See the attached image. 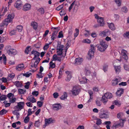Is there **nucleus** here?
Returning a JSON list of instances; mask_svg holds the SVG:
<instances>
[{
    "label": "nucleus",
    "mask_w": 129,
    "mask_h": 129,
    "mask_svg": "<svg viewBox=\"0 0 129 129\" xmlns=\"http://www.w3.org/2000/svg\"><path fill=\"white\" fill-rule=\"evenodd\" d=\"M66 73L67 75L65 80L66 81H69L72 77L71 75L70 72L69 71H66Z\"/></svg>",
    "instance_id": "nucleus-19"
},
{
    "label": "nucleus",
    "mask_w": 129,
    "mask_h": 129,
    "mask_svg": "<svg viewBox=\"0 0 129 129\" xmlns=\"http://www.w3.org/2000/svg\"><path fill=\"white\" fill-rule=\"evenodd\" d=\"M95 18L97 19V21L100 26H103L105 24V21L103 18L99 16L97 14H95Z\"/></svg>",
    "instance_id": "nucleus-4"
},
{
    "label": "nucleus",
    "mask_w": 129,
    "mask_h": 129,
    "mask_svg": "<svg viewBox=\"0 0 129 129\" xmlns=\"http://www.w3.org/2000/svg\"><path fill=\"white\" fill-rule=\"evenodd\" d=\"M16 28L19 32H21L23 29L22 26L21 25H18L17 26Z\"/></svg>",
    "instance_id": "nucleus-45"
},
{
    "label": "nucleus",
    "mask_w": 129,
    "mask_h": 129,
    "mask_svg": "<svg viewBox=\"0 0 129 129\" xmlns=\"http://www.w3.org/2000/svg\"><path fill=\"white\" fill-rule=\"evenodd\" d=\"M31 51V49L29 46L27 47L25 50V53L26 54H28V53Z\"/></svg>",
    "instance_id": "nucleus-46"
},
{
    "label": "nucleus",
    "mask_w": 129,
    "mask_h": 129,
    "mask_svg": "<svg viewBox=\"0 0 129 129\" xmlns=\"http://www.w3.org/2000/svg\"><path fill=\"white\" fill-rule=\"evenodd\" d=\"M10 48L11 46H7L6 47V49L8 50L7 51V53L10 56L16 55L17 53L16 50L14 49H10Z\"/></svg>",
    "instance_id": "nucleus-6"
},
{
    "label": "nucleus",
    "mask_w": 129,
    "mask_h": 129,
    "mask_svg": "<svg viewBox=\"0 0 129 129\" xmlns=\"http://www.w3.org/2000/svg\"><path fill=\"white\" fill-rule=\"evenodd\" d=\"M63 32L61 31L59 32L58 33V35L57 36V38H62L63 37Z\"/></svg>",
    "instance_id": "nucleus-51"
},
{
    "label": "nucleus",
    "mask_w": 129,
    "mask_h": 129,
    "mask_svg": "<svg viewBox=\"0 0 129 129\" xmlns=\"http://www.w3.org/2000/svg\"><path fill=\"white\" fill-rule=\"evenodd\" d=\"M17 105L15 107V108L17 111H20L23 108L25 104L23 102H20L17 103Z\"/></svg>",
    "instance_id": "nucleus-7"
},
{
    "label": "nucleus",
    "mask_w": 129,
    "mask_h": 129,
    "mask_svg": "<svg viewBox=\"0 0 129 129\" xmlns=\"http://www.w3.org/2000/svg\"><path fill=\"white\" fill-rule=\"evenodd\" d=\"M3 103L5 105V106L6 107H9L11 105L10 103H7V101H5Z\"/></svg>",
    "instance_id": "nucleus-53"
},
{
    "label": "nucleus",
    "mask_w": 129,
    "mask_h": 129,
    "mask_svg": "<svg viewBox=\"0 0 129 129\" xmlns=\"http://www.w3.org/2000/svg\"><path fill=\"white\" fill-rule=\"evenodd\" d=\"M31 53L32 54L34 55V57L31 61V62H32L33 60H36V58L37 57H38L40 56V53L37 51L35 50L32 51L31 52Z\"/></svg>",
    "instance_id": "nucleus-13"
},
{
    "label": "nucleus",
    "mask_w": 129,
    "mask_h": 129,
    "mask_svg": "<svg viewBox=\"0 0 129 129\" xmlns=\"http://www.w3.org/2000/svg\"><path fill=\"white\" fill-rule=\"evenodd\" d=\"M111 34L110 31L108 30H105L100 32L99 35L102 37L109 36Z\"/></svg>",
    "instance_id": "nucleus-8"
},
{
    "label": "nucleus",
    "mask_w": 129,
    "mask_h": 129,
    "mask_svg": "<svg viewBox=\"0 0 129 129\" xmlns=\"http://www.w3.org/2000/svg\"><path fill=\"white\" fill-rule=\"evenodd\" d=\"M32 94L33 96H37L39 94V92L38 91H34L32 92Z\"/></svg>",
    "instance_id": "nucleus-58"
},
{
    "label": "nucleus",
    "mask_w": 129,
    "mask_h": 129,
    "mask_svg": "<svg viewBox=\"0 0 129 129\" xmlns=\"http://www.w3.org/2000/svg\"><path fill=\"white\" fill-rule=\"evenodd\" d=\"M79 87L78 86H74L71 90L72 94L74 96L78 95L80 91Z\"/></svg>",
    "instance_id": "nucleus-5"
},
{
    "label": "nucleus",
    "mask_w": 129,
    "mask_h": 129,
    "mask_svg": "<svg viewBox=\"0 0 129 129\" xmlns=\"http://www.w3.org/2000/svg\"><path fill=\"white\" fill-rule=\"evenodd\" d=\"M75 1H73L70 6L69 9V11L70 12L71 10L72 9L73 7L75 6Z\"/></svg>",
    "instance_id": "nucleus-38"
},
{
    "label": "nucleus",
    "mask_w": 129,
    "mask_h": 129,
    "mask_svg": "<svg viewBox=\"0 0 129 129\" xmlns=\"http://www.w3.org/2000/svg\"><path fill=\"white\" fill-rule=\"evenodd\" d=\"M79 81L81 83L83 84L86 83L88 82L87 81H89L85 77H83L82 79L79 80Z\"/></svg>",
    "instance_id": "nucleus-23"
},
{
    "label": "nucleus",
    "mask_w": 129,
    "mask_h": 129,
    "mask_svg": "<svg viewBox=\"0 0 129 129\" xmlns=\"http://www.w3.org/2000/svg\"><path fill=\"white\" fill-rule=\"evenodd\" d=\"M25 68L24 64L21 63L18 64L16 67V69L17 71H20L24 69Z\"/></svg>",
    "instance_id": "nucleus-12"
},
{
    "label": "nucleus",
    "mask_w": 129,
    "mask_h": 129,
    "mask_svg": "<svg viewBox=\"0 0 129 129\" xmlns=\"http://www.w3.org/2000/svg\"><path fill=\"white\" fill-rule=\"evenodd\" d=\"M114 70L116 74H118L121 71V67L119 66H114Z\"/></svg>",
    "instance_id": "nucleus-15"
},
{
    "label": "nucleus",
    "mask_w": 129,
    "mask_h": 129,
    "mask_svg": "<svg viewBox=\"0 0 129 129\" xmlns=\"http://www.w3.org/2000/svg\"><path fill=\"white\" fill-rule=\"evenodd\" d=\"M95 50V47L93 45H90V48L89 50L88 53V59L90 60L93 58Z\"/></svg>",
    "instance_id": "nucleus-3"
},
{
    "label": "nucleus",
    "mask_w": 129,
    "mask_h": 129,
    "mask_svg": "<svg viewBox=\"0 0 129 129\" xmlns=\"http://www.w3.org/2000/svg\"><path fill=\"white\" fill-rule=\"evenodd\" d=\"M85 74L86 75H89L91 74V72L89 70L86 69H85Z\"/></svg>",
    "instance_id": "nucleus-43"
},
{
    "label": "nucleus",
    "mask_w": 129,
    "mask_h": 129,
    "mask_svg": "<svg viewBox=\"0 0 129 129\" xmlns=\"http://www.w3.org/2000/svg\"><path fill=\"white\" fill-rule=\"evenodd\" d=\"M54 120L51 118H49L48 119H45V122L46 123H47L48 125L50 124L53 123Z\"/></svg>",
    "instance_id": "nucleus-24"
},
{
    "label": "nucleus",
    "mask_w": 129,
    "mask_h": 129,
    "mask_svg": "<svg viewBox=\"0 0 129 129\" xmlns=\"http://www.w3.org/2000/svg\"><path fill=\"white\" fill-rule=\"evenodd\" d=\"M9 102L10 103H14L16 101V98H13L12 99L9 100Z\"/></svg>",
    "instance_id": "nucleus-60"
},
{
    "label": "nucleus",
    "mask_w": 129,
    "mask_h": 129,
    "mask_svg": "<svg viewBox=\"0 0 129 129\" xmlns=\"http://www.w3.org/2000/svg\"><path fill=\"white\" fill-rule=\"evenodd\" d=\"M82 42L83 43H84L90 44V43L91 41L90 40L88 39H86L83 40Z\"/></svg>",
    "instance_id": "nucleus-44"
},
{
    "label": "nucleus",
    "mask_w": 129,
    "mask_h": 129,
    "mask_svg": "<svg viewBox=\"0 0 129 129\" xmlns=\"http://www.w3.org/2000/svg\"><path fill=\"white\" fill-rule=\"evenodd\" d=\"M31 8V5L29 3H26L23 6L22 9L24 11H26L30 10Z\"/></svg>",
    "instance_id": "nucleus-11"
},
{
    "label": "nucleus",
    "mask_w": 129,
    "mask_h": 129,
    "mask_svg": "<svg viewBox=\"0 0 129 129\" xmlns=\"http://www.w3.org/2000/svg\"><path fill=\"white\" fill-rule=\"evenodd\" d=\"M57 55L61 56V57H64L65 56L67 51V49L64 48L63 45L58 44L57 47Z\"/></svg>",
    "instance_id": "nucleus-1"
},
{
    "label": "nucleus",
    "mask_w": 129,
    "mask_h": 129,
    "mask_svg": "<svg viewBox=\"0 0 129 129\" xmlns=\"http://www.w3.org/2000/svg\"><path fill=\"white\" fill-rule=\"evenodd\" d=\"M98 50L102 52L104 51L106 49H105L104 47H102V46L100 45L98 47Z\"/></svg>",
    "instance_id": "nucleus-41"
},
{
    "label": "nucleus",
    "mask_w": 129,
    "mask_h": 129,
    "mask_svg": "<svg viewBox=\"0 0 129 129\" xmlns=\"http://www.w3.org/2000/svg\"><path fill=\"white\" fill-rule=\"evenodd\" d=\"M50 44H46L43 47L44 49V50H47L49 48V46Z\"/></svg>",
    "instance_id": "nucleus-50"
},
{
    "label": "nucleus",
    "mask_w": 129,
    "mask_h": 129,
    "mask_svg": "<svg viewBox=\"0 0 129 129\" xmlns=\"http://www.w3.org/2000/svg\"><path fill=\"white\" fill-rule=\"evenodd\" d=\"M67 97V94L66 92H65L63 93V94L60 97L61 100H64L66 99Z\"/></svg>",
    "instance_id": "nucleus-30"
},
{
    "label": "nucleus",
    "mask_w": 129,
    "mask_h": 129,
    "mask_svg": "<svg viewBox=\"0 0 129 129\" xmlns=\"http://www.w3.org/2000/svg\"><path fill=\"white\" fill-rule=\"evenodd\" d=\"M100 45L105 49H106L107 48L108 45L106 43V42L105 41H102L100 42Z\"/></svg>",
    "instance_id": "nucleus-21"
},
{
    "label": "nucleus",
    "mask_w": 129,
    "mask_h": 129,
    "mask_svg": "<svg viewBox=\"0 0 129 129\" xmlns=\"http://www.w3.org/2000/svg\"><path fill=\"white\" fill-rule=\"evenodd\" d=\"M38 11L41 14H43L44 13V9L42 8H41L38 10Z\"/></svg>",
    "instance_id": "nucleus-61"
},
{
    "label": "nucleus",
    "mask_w": 129,
    "mask_h": 129,
    "mask_svg": "<svg viewBox=\"0 0 129 129\" xmlns=\"http://www.w3.org/2000/svg\"><path fill=\"white\" fill-rule=\"evenodd\" d=\"M27 99L32 103H35L36 102V100L34 98V97L32 95H30L27 98Z\"/></svg>",
    "instance_id": "nucleus-16"
},
{
    "label": "nucleus",
    "mask_w": 129,
    "mask_h": 129,
    "mask_svg": "<svg viewBox=\"0 0 129 129\" xmlns=\"http://www.w3.org/2000/svg\"><path fill=\"white\" fill-rule=\"evenodd\" d=\"M123 35L125 37L129 38V32H126Z\"/></svg>",
    "instance_id": "nucleus-64"
},
{
    "label": "nucleus",
    "mask_w": 129,
    "mask_h": 129,
    "mask_svg": "<svg viewBox=\"0 0 129 129\" xmlns=\"http://www.w3.org/2000/svg\"><path fill=\"white\" fill-rule=\"evenodd\" d=\"M109 28L112 30H114L116 29L115 26L113 23H107Z\"/></svg>",
    "instance_id": "nucleus-17"
},
{
    "label": "nucleus",
    "mask_w": 129,
    "mask_h": 129,
    "mask_svg": "<svg viewBox=\"0 0 129 129\" xmlns=\"http://www.w3.org/2000/svg\"><path fill=\"white\" fill-rule=\"evenodd\" d=\"M125 121V120L123 119H120L119 120L120 123H118L119 126L121 127H122L123 126Z\"/></svg>",
    "instance_id": "nucleus-31"
},
{
    "label": "nucleus",
    "mask_w": 129,
    "mask_h": 129,
    "mask_svg": "<svg viewBox=\"0 0 129 129\" xmlns=\"http://www.w3.org/2000/svg\"><path fill=\"white\" fill-rule=\"evenodd\" d=\"M123 92V89L119 88L116 92V95L119 97L120 96Z\"/></svg>",
    "instance_id": "nucleus-18"
},
{
    "label": "nucleus",
    "mask_w": 129,
    "mask_h": 129,
    "mask_svg": "<svg viewBox=\"0 0 129 129\" xmlns=\"http://www.w3.org/2000/svg\"><path fill=\"white\" fill-rule=\"evenodd\" d=\"M14 6L17 9H20L22 8V3L21 1H17L14 4Z\"/></svg>",
    "instance_id": "nucleus-10"
},
{
    "label": "nucleus",
    "mask_w": 129,
    "mask_h": 129,
    "mask_svg": "<svg viewBox=\"0 0 129 129\" xmlns=\"http://www.w3.org/2000/svg\"><path fill=\"white\" fill-rule=\"evenodd\" d=\"M16 32V30L15 29H13L11 30L10 33V35H12L15 34Z\"/></svg>",
    "instance_id": "nucleus-47"
},
{
    "label": "nucleus",
    "mask_w": 129,
    "mask_h": 129,
    "mask_svg": "<svg viewBox=\"0 0 129 129\" xmlns=\"http://www.w3.org/2000/svg\"><path fill=\"white\" fill-rule=\"evenodd\" d=\"M121 11L125 13H126L128 11V9L126 7H123L121 8Z\"/></svg>",
    "instance_id": "nucleus-37"
},
{
    "label": "nucleus",
    "mask_w": 129,
    "mask_h": 129,
    "mask_svg": "<svg viewBox=\"0 0 129 129\" xmlns=\"http://www.w3.org/2000/svg\"><path fill=\"white\" fill-rule=\"evenodd\" d=\"M57 34V31H56V32H55V33H52L51 38L52 40H53L56 38Z\"/></svg>",
    "instance_id": "nucleus-34"
},
{
    "label": "nucleus",
    "mask_w": 129,
    "mask_h": 129,
    "mask_svg": "<svg viewBox=\"0 0 129 129\" xmlns=\"http://www.w3.org/2000/svg\"><path fill=\"white\" fill-rule=\"evenodd\" d=\"M119 126V124L117 121L115 122L113 125L112 126V128L113 129H115Z\"/></svg>",
    "instance_id": "nucleus-32"
},
{
    "label": "nucleus",
    "mask_w": 129,
    "mask_h": 129,
    "mask_svg": "<svg viewBox=\"0 0 129 129\" xmlns=\"http://www.w3.org/2000/svg\"><path fill=\"white\" fill-rule=\"evenodd\" d=\"M31 73L29 72H27L26 73L23 74V75L26 77H28L31 75Z\"/></svg>",
    "instance_id": "nucleus-56"
},
{
    "label": "nucleus",
    "mask_w": 129,
    "mask_h": 129,
    "mask_svg": "<svg viewBox=\"0 0 129 129\" xmlns=\"http://www.w3.org/2000/svg\"><path fill=\"white\" fill-rule=\"evenodd\" d=\"M14 17V15L13 13L8 15L7 18L5 19L4 21L3 22L4 25L7 26L8 25V23L12 21Z\"/></svg>",
    "instance_id": "nucleus-2"
},
{
    "label": "nucleus",
    "mask_w": 129,
    "mask_h": 129,
    "mask_svg": "<svg viewBox=\"0 0 129 129\" xmlns=\"http://www.w3.org/2000/svg\"><path fill=\"white\" fill-rule=\"evenodd\" d=\"M7 112V111L6 110L4 109H3L0 112V114L1 115L5 114H6Z\"/></svg>",
    "instance_id": "nucleus-54"
},
{
    "label": "nucleus",
    "mask_w": 129,
    "mask_h": 129,
    "mask_svg": "<svg viewBox=\"0 0 129 129\" xmlns=\"http://www.w3.org/2000/svg\"><path fill=\"white\" fill-rule=\"evenodd\" d=\"M41 124V122H40V120L39 119L38 120L35 121L34 125L36 127H38L40 126Z\"/></svg>",
    "instance_id": "nucleus-33"
},
{
    "label": "nucleus",
    "mask_w": 129,
    "mask_h": 129,
    "mask_svg": "<svg viewBox=\"0 0 129 129\" xmlns=\"http://www.w3.org/2000/svg\"><path fill=\"white\" fill-rule=\"evenodd\" d=\"M50 66L52 68H54L55 67V64L54 63H53L52 61H51L50 62Z\"/></svg>",
    "instance_id": "nucleus-63"
},
{
    "label": "nucleus",
    "mask_w": 129,
    "mask_h": 129,
    "mask_svg": "<svg viewBox=\"0 0 129 129\" xmlns=\"http://www.w3.org/2000/svg\"><path fill=\"white\" fill-rule=\"evenodd\" d=\"M120 82V80L119 79L115 78L112 80V85L113 86L116 85L117 84L118 82Z\"/></svg>",
    "instance_id": "nucleus-22"
},
{
    "label": "nucleus",
    "mask_w": 129,
    "mask_h": 129,
    "mask_svg": "<svg viewBox=\"0 0 129 129\" xmlns=\"http://www.w3.org/2000/svg\"><path fill=\"white\" fill-rule=\"evenodd\" d=\"M114 1L118 6L119 7L121 5V0H114Z\"/></svg>",
    "instance_id": "nucleus-39"
},
{
    "label": "nucleus",
    "mask_w": 129,
    "mask_h": 129,
    "mask_svg": "<svg viewBox=\"0 0 129 129\" xmlns=\"http://www.w3.org/2000/svg\"><path fill=\"white\" fill-rule=\"evenodd\" d=\"M102 123V120L100 119H97L96 124L98 125L101 124Z\"/></svg>",
    "instance_id": "nucleus-62"
},
{
    "label": "nucleus",
    "mask_w": 129,
    "mask_h": 129,
    "mask_svg": "<svg viewBox=\"0 0 129 129\" xmlns=\"http://www.w3.org/2000/svg\"><path fill=\"white\" fill-rule=\"evenodd\" d=\"M76 33L74 34V37L75 39V38L77 37V36L79 35V30L78 29L76 28L75 29Z\"/></svg>",
    "instance_id": "nucleus-40"
},
{
    "label": "nucleus",
    "mask_w": 129,
    "mask_h": 129,
    "mask_svg": "<svg viewBox=\"0 0 129 129\" xmlns=\"http://www.w3.org/2000/svg\"><path fill=\"white\" fill-rule=\"evenodd\" d=\"M127 51L124 49H122L121 50V54L123 58L126 61H127L128 59V57L127 55Z\"/></svg>",
    "instance_id": "nucleus-9"
},
{
    "label": "nucleus",
    "mask_w": 129,
    "mask_h": 129,
    "mask_svg": "<svg viewBox=\"0 0 129 129\" xmlns=\"http://www.w3.org/2000/svg\"><path fill=\"white\" fill-rule=\"evenodd\" d=\"M99 116L101 118H107L108 117V115L105 113H101L99 114Z\"/></svg>",
    "instance_id": "nucleus-26"
},
{
    "label": "nucleus",
    "mask_w": 129,
    "mask_h": 129,
    "mask_svg": "<svg viewBox=\"0 0 129 129\" xmlns=\"http://www.w3.org/2000/svg\"><path fill=\"white\" fill-rule=\"evenodd\" d=\"M29 120V118L28 116H27L26 117L24 120V122L25 123H27L28 122Z\"/></svg>",
    "instance_id": "nucleus-49"
},
{
    "label": "nucleus",
    "mask_w": 129,
    "mask_h": 129,
    "mask_svg": "<svg viewBox=\"0 0 129 129\" xmlns=\"http://www.w3.org/2000/svg\"><path fill=\"white\" fill-rule=\"evenodd\" d=\"M31 25L35 29H36L38 27V24L35 22H32L31 23Z\"/></svg>",
    "instance_id": "nucleus-27"
},
{
    "label": "nucleus",
    "mask_w": 129,
    "mask_h": 129,
    "mask_svg": "<svg viewBox=\"0 0 129 129\" xmlns=\"http://www.w3.org/2000/svg\"><path fill=\"white\" fill-rule=\"evenodd\" d=\"M18 91L19 94H23L26 93V90L25 89H18Z\"/></svg>",
    "instance_id": "nucleus-35"
},
{
    "label": "nucleus",
    "mask_w": 129,
    "mask_h": 129,
    "mask_svg": "<svg viewBox=\"0 0 129 129\" xmlns=\"http://www.w3.org/2000/svg\"><path fill=\"white\" fill-rule=\"evenodd\" d=\"M86 33H84V35L86 37H88L90 35L89 31L88 30H85Z\"/></svg>",
    "instance_id": "nucleus-57"
},
{
    "label": "nucleus",
    "mask_w": 129,
    "mask_h": 129,
    "mask_svg": "<svg viewBox=\"0 0 129 129\" xmlns=\"http://www.w3.org/2000/svg\"><path fill=\"white\" fill-rule=\"evenodd\" d=\"M114 103L115 105L119 106L121 104V102L118 101H114Z\"/></svg>",
    "instance_id": "nucleus-55"
},
{
    "label": "nucleus",
    "mask_w": 129,
    "mask_h": 129,
    "mask_svg": "<svg viewBox=\"0 0 129 129\" xmlns=\"http://www.w3.org/2000/svg\"><path fill=\"white\" fill-rule=\"evenodd\" d=\"M14 84L17 87H21L22 86V83L19 81L15 82Z\"/></svg>",
    "instance_id": "nucleus-29"
},
{
    "label": "nucleus",
    "mask_w": 129,
    "mask_h": 129,
    "mask_svg": "<svg viewBox=\"0 0 129 129\" xmlns=\"http://www.w3.org/2000/svg\"><path fill=\"white\" fill-rule=\"evenodd\" d=\"M75 63L77 64H80L83 61V59L82 58L79 57L75 59Z\"/></svg>",
    "instance_id": "nucleus-20"
},
{
    "label": "nucleus",
    "mask_w": 129,
    "mask_h": 129,
    "mask_svg": "<svg viewBox=\"0 0 129 129\" xmlns=\"http://www.w3.org/2000/svg\"><path fill=\"white\" fill-rule=\"evenodd\" d=\"M63 4L59 6L56 8V10L57 11H59L63 7Z\"/></svg>",
    "instance_id": "nucleus-59"
},
{
    "label": "nucleus",
    "mask_w": 129,
    "mask_h": 129,
    "mask_svg": "<svg viewBox=\"0 0 129 129\" xmlns=\"http://www.w3.org/2000/svg\"><path fill=\"white\" fill-rule=\"evenodd\" d=\"M52 107L54 110L57 111L61 108V106L59 104H56L53 105Z\"/></svg>",
    "instance_id": "nucleus-14"
},
{
    "label": "nucleus",
    "mask_w": 129,
    "mask_h": 129,
    "mask_svg": "<svg viewBox=\"0 0 129 129\" xmlns=\"http://www.w3.org/2000/svg\"><path fill=\"white\" fill-rule=\"evenodd\" d=\"M124 68L125 70L129 71V64H125Z\"/></svg>",
    "instance_id": "nucleus-52"
},
{
    "label": "nucleus",
    "mask_w": 129,
    "mask_h": 129,
    "mask_svg": "<svg viewBox=\"0 0 129 129\" xmlns=\"http://www.w3.org/2000/svg\"><path fill=\"white\" fill-rule=\"evenodd\" d=\"M7 96L9 98V99L10 100L11 99H12L14 97V95L11 93H10L8 94Z\"/></svg>",
    "instance_id": "nucleus-48"
},
{
    "label": "nucleus",
    "mask_w": 129,
    "mask_h": 129,
    "mask_svg": "<svg viewBox=\"0 0 129 129\" xmlns=\"http://www.w3.org/2000/svg\"><path fill=\"white\" fill-rule=\"evenodd\" d=\"M40 60V59L39 58H37V59L35 62L34 64L35 68H36L37 67V66Z\"/></svg>",
    "instance_id": "nucleus-36"
},
{
    "label": "nucleus",
    "mask_w": 129,
    "mask_h": 129,
    "mask_svg": "<svg viewBox=\"0 0 129 129\" xmlns=\"http://www.w3.org/2000/svg\"><path fill=\"white\" fill-rule=\"evenodd\" d=\"M107 99H108L105 98V96L103 95L102 98V101L105 104L108 101Z\"/></svg>",
    "instance_id": "nucleus-42"
},
{
    "label": "nucleus",
    "mask_w": 129,
    "mask_h": 129,
    "mask_svg": "<svg viewBox=\"0 0 129 129\" xmlns=\"http://www.w3.org/2000/svg\"><path fill=\"white\" fill-rule=\"evenodd\" d=\"M57 55L54 54L53 55V59L54 61L57 60L60 61H61V59L60 57H59Z\"/></svg>",
    "instance_id": "nucleus-28"
},
{
    "label": "nucleus",
    "mask_w": 129,
    "mask_h": 129,
    "mask_svg": "<svg viewBox=\"0 0 129 129\" xmlns=\"http://www.w3.org/2000/svg\"><path fill=\"white\" fill-rule=\"evenodd\" d=\"M103 96H105V97L108 99H110L112 98V94L109 92H107L105 93Z\"/></svg>",
    "instance_id": "nucleus-25"
}]
</instances>
